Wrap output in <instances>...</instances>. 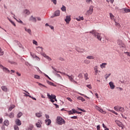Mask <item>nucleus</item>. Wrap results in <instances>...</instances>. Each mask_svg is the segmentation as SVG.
Segmentation results:
<instances>
[{
	"label": "nucleus",
	"mask_w": 130,
	"mask_h": 130,
	"mask_svg": "<svg viewBox=\"0 0 130 130\" xmlns=\"http://www.w3.org/2000/svg\"><path fill=\"white\" fill-rule=\"evenodd\" d=\"M89 33L92 34V35L95 37V38H96L98 40H99V41H101L102 39L101 34L97 32L95 30H92L90 31Z\"/></svg>",
	"instance_id": "f257e3e1"
},
{
	"label": "nucleus",
	"mask_w": 130,
	"mask_h": 130,
	"mask_svg": "<svg viewBox=\"0 0 130 130\" xmlns=\"http://www.w3.org/2000/svg\"><path fill=\"white\" fill-rule=\"evenodd\" d=\"M56 121L58 124H59L60 125H62V124H64L66 123V120L62 119L60 116H58L57 117Z\"/></svg>",
	"instance_id": "f03ea898"
},
{
	"label": "nucleus",
	"mask_w": 130,
	"mask_h": 130,
	"mask_svg": "<svg viewBox=\"0 0 130 130\" xmlns=\"http://www.w3.org/2000/svg\"><path fill=\"white\" fill-rule=\"evenodd\" d=\"M94 11V6H90L89 8V10L86 12V15H92L93 14V11Z\"/></svg>",
	"instance_id": "7ed1b4c3"
},
{
	"label": "nucleus",
	"mask_w": 130,
	"mask_h": 130,
	"mask_svg": "<svg viewBox=\"0 0 130 130\" xmlns=\"http://www.w3.org/2000/svg\"><path fill=\"white\" fill-rule=\"evenodd\" d=\"M94 107L96 110L100 111V112H101L103 114H106V111H104L103 109L100 108L98 106H95Z\"/></svg>",
	"instance_id": "20e7f679"
},
{
	"label": "nucleus",
	"mask_w": 130,
	"mask_h": 130,
	"mask_svg": "<svg viewBox=\"0 0 130 130\" xmlns=\"http://www.w3.org/2000/svg\"><path fill=\"white\" fill-rule=\"evenodd\" d=\"M0 68L2 69V70H3L5 73H8L9 74L10 71V70H9V69L6 67H4L3 65H0Z\"/></svg>",
	"instance_id": "39448f33"
},
{
	"label": "nucleus",
	"mask_w": 130,
	"mask_h": 130,
	"mask_svg": "<svg viewBox=\"0 0 130 130\" xmlns=\"http://www.w3.org/2000/svg\"><path fill=\"white\" fill-rule=\"evenodd\" d=\"M29 21L31 22H34V23H36L37 22V19L36 17H34L33 15H31L29 19Z\"/></svg>",
	"instance_id": "423d86ee"
},
{
	"label": "nucleus",
	"mask_w": 130,
	"mask_h": 130,
	"mask_svg": "<svg viewBox=\"0 0 130 130\" xmlns=\"http://www.w3.org/2000/svg\"><path fill=\"white\" fill-rule=\"evenodd\" d=\"M71 16L67 15L64 20L65 22H66L67 24H70V22H71Z\"/></svg>",
	"instance_id": "0eeeda50"
},
{
	"label": "nucleus",
	"mask_w": 130,
	"mask_h": 130,
	"mask_svg": "<svg viewBox=\"0 0 130 130\" xmlns=\"http://www.w3.org/2000/svg\"><path fill=\"white\" fill-rule=\"evenodd\" d=\"M117 43L118 45H119L120 47H123V42H122V41H121V40L118 39L117 41Z\"/></svg>",
	"instance_id": "6e6552de"
},
{
	"label": "nucleus",
	"mask_w": 130,
	"mask_h": 130,
	"mask_svg": "<svg viewBox=\"0 0 130 130\" xmlns=\"http://www.w3.org/2000/svg\"><path fill=\"white\" fill-rule=\"evenodd\" d=\"M41 54L44 56V57H45L47 59H48L49 61L51 60V58H50L49 56H47L45 53L43 52H41Z\"/></svg>",
	"instance_id": "1a4fd4ad"
},
{
	"label": "nucleus",
	"mask_w": 130,
	"mask_h": 130,
	"mask_svg": "<svg viewBox=\"0 0 130 130\" xmlns=\"http://www.w3.org/2000/svg\"><path fill=\"white\" fill-rule=\"evenodd\" d=\"M60 15V11L59 10H57L55 12L54 16H51V18H53V17H58Z\"/></svg>",
	"instance_id": "9d476101"
},
{
	"label": "nucleus",
	"mask_w": 130,
	"mask_h": 130,
	"mask_svg": "<svg viewBox=\"0 0 130 130\" xmlns=\"http://www.w3.org/2000/svg\"><path fill=\"white\" fill-rule=\"evenodd\" d=\"M47 96L49 100H50L51 102L53 103L54 102V100L52 98V94L50 95L49 93H47Z\"/></svg>",
	"instance_id": "9b49d317"
},
{
	"label": "nucleus",
	"mask_w": 130,
	"mask_h": 130,
	"mask_svg": "<svg viewBox=\"0 0 130 130\" xmlns=\"http://www.w3.org/2000/svg\"><path fill=\"white\" fill-rule=\"evenodd\" d=\"M115 123H116V124H117V125L118 126L120 127V126H121V125H122V123H121V122L119 121V120H116L115 121Z\"/></svg>",
	"instance_id": "f8f14e48"
},
{
	"label": "nucleus",
	"mask_w": 130,
	"mask_h": 130,
	"mask_svg": "<svg viewBox=\"0 0 130 130\" xmlns=\"http://www.w3.org/2000/svg\"><path fill=\"white\" fill-rule=\"evenodd\" d=\"M67 77H68L70 81H71V82H75V80H74V76H70L69 75H67Z\"/></svg>",
	"instance_id": "ddd939ff"
},
{
	"label": "nucleus",
	"mask_w": 130,
	"mask_h": 130,
	"mask_svg": "<svg viewBox=\"0 0 130 130\" xmlns=\"http://www.w3.org/2000/svg\"><path fill=\"white\" fill-rule=\"evenodd\" d=\"M118 112H124V108L118 106Z\"/></svg>",
	"instance_id": "4468645a"
},
{
	"label": "nucleus",
	"mask_w": 130,
	"mask_h": 130,
	"mask_svg": "<svg viewBox=\"0 0 130 130\" xmlns=\"http://www.w3.org/2000/svg\"><path fill=\"white\" fill-rule=\"evenodd\" d=\"M45 122L47 125H50V123H51V120L48 119L45 120Z\"/></svg>",
	"instance_id": "2eb2a0df"
},
{
	"label": "nucleus",
	"mask_w": 130,
	"mask_h": 130,
	"mask_svg": "<svg viewBox=\"0 0 130 130\" xmlns=\"http://www.w3.org/2000/svg\"><path fill=\"white\" fill-rule=\"evenodd\" d=\"M36 124L37 127H41V124H42V121H39V122L37 123Z\"/></svg>",
	"instance_id": "dca6fc26"
},
{
	"label": "nucleus",
	"mask_w": 130,
	"mask_h": 130,
	"mask_svg": "<svg viewBox=\"0 0 130 130\" xmlns=\"http://www.w3.org/2000/svg\"><path fill=\"white\" fill-rule=\"evenodd\" d=\"M122 10L124 11V13H130V9L127 8H122Z\"/></svg>",
	"instance_id": "f3484780"
},
{
	"label": "nucleus",
	"mask_w": 130,
	"mask_h": 130,
	"mask_svg": "<svg viewBox=\"0 0 130 130\" xmlns=\"http://www.w3.org/2000/svg\"><path fill=\"white\" fill-rule=\"evenodd\" d=\"M94 71L95 75H97V74H98V66H95L94 67Z\"/></svg>",
	"instance_id": "a211bd4d"
},
{
	"label": "nucleus",
	"mask_w": 130,
	"mask_h": 130,
	"mask_svg": "<svg viewBox=\"0 0 130 130\" xmlns=\"http://www.w3.org/2000/svg\"><path fill=\"white\" fill-rule=\"evenodd\" d=\"M109 84L111 89H114L115 88V86H114V84H113V82H110Z\"/></svg>",
	"instance_id": "6ab92c4d"
},
{
	"label": "nucleus",
	"mask_w": 130,
	"mask_h": 130,
	"mask_svg": "<svg viewBox=\"0 0 130 130\" xmlns=\"http://www.w3.org/2000/svg\"><path fill=\"white\" fill-rule=\"evenodd\" d=\"M15 122L17 125H21V121L20 120V119H16L15 120Z\"/></svg>",
	"instance_id": "aec40b11"
},
{
	"label": "nucleus",
	"mask_w": 130,
	"mask_h": 130,
	"mask_svg": "<svg viewBox=\"0 0 130 130\" xmlns=\"http://www.w3.org/2000/svg\"><path fill=\"white\" fill-rule=\"evenodd\" d=\"M107 64V63H102L100 67L102 69H105L106 68V65Z\"/></svg>",
	"instance_id": "412c9836"
},
{
	"label": "nucleus",
	"mask_w": 130,
	"mask_h": 130,
	"mask_svg": "<svg viewBox=\"0 0 130 130\" xmlns=\"http://www.w3.org/2000/svg\"><path fill=\"white\" fill-rule=\"evenodd\" d=\"M24 14L25 15V16H28V15H30V11L26 9L24 10Z\"/></svg>",
	"instance_id": "4be33fe9"
},
{
	"label": "nucleus",
	"mask_w": 130,
	"mask_h": 130,
	"mask_svg": "<svg viewBox=\"0 0 130 130\" xmlns=\"http://www.w3.org/2000/svg\"><path fill=\"white\" fill-rule=\"evenodd\" d=\"M25 30L27 32V33L29 34V35H31V29H29V28H27V27H25L24 28Z\"/></svg>",
	"instance_id": "5701e85b"
},
{
	"label": "nucleus",
	"mask_w": 130,
	"mask_h": 130,
	"mask_svg": "<svg viewBox=\"0 0 130 130\" xmlns=\"http://www.w3.org/2000/svg\"><path fill=\"white\" fill-rule=\"evenodd\" d=\"M8 116L10 118H14V117H15V114H14V113L11 112L9 114Z\"/></svg>",
	"instance_id": "b1692460"
},
{
	"label": "nucleus",
	"mask_w": 130,
	"mask_h": 130,
	"mask_svg": "<svg viewBox=\"0 0 130 130\" xmlns=\"http://www.w3.org/2000/svg\"><path fill=\"white\" fill-rule=\"evenodd\" d=\"M76 20L78 21V22H80V21H83L84 20V17L83 16L82 17H79V18H76Z\"/></svg>",
	"instance_id": "393cba45"
},
{
	"label": "nucleus",
	"mask_w": 130,
	"mask_h": 130,
	"mask_svg": "<svg viewBox=\"0 0 130 130\" xmlns=\"http://www.w3.org/2000/svg\"><path fill=\"white\" fill-rule=\"evenodd\" d=\"M1 89H2L3 91H4V92H8V88L6 86L1 87Z\"/></svg>",
	"instance_id": "a878e982"
},
{
	"label": "nucleus",
	"mask_w": 130,
	"mask_h": 130,
	"mask_svg": "<svg viewBox=\"0 0 130 130\" xmlns=\"http://www.w3.org/2000/svg\"><path fill=\"white\" fill-rule=\"evenodd\" d=\"M77 99L78 100H81V101H82V102H84V101H85V100H85V99H83V98L82 96L77 97Z\"/></svg>",
	"instance_id": "bb28decb"
},
{
	"label": "nucleus",
	"mask_w": 130,
	"mask_h": 130,
	"mask_svg": "<svg viewBox=\"0 0 130 130\" xmlns=\"http://www.w3.org/2000/svg\"><path fill=\"white\" fill-rule=\"evenodd\" d=\"M15 107H16L15 105H11L9 109V111H12V110H13V109H14Z\"/></svg>",
	"instance_id": "cd10ccee"
},
{
	"label": "nucleus",
	"mask_w": 130,
	"mask_h": 130,
	"mask_svg": "<svg viewBox=\"0 0 130 130\" xmlns=\"http://www.w3.org/2000/svg\"><path fill=\"white\" fill-rule=\"evenodd\" d=\"M7 19H8V20H9V21H10V22H11V24H12V25H13V26L16 27V24L15 23V22H14V21H13L12 20L9 19V17H7Z\"/></svg>",
	"instance_id": "c85d7f7f"
},
{
	"label": "nucleus",
	"mask_w": 130,
	"mask_h": 130,
	"mask_svg": "<svg viewBox=\"0 0 130 130\" xmlns=\"http://www.w3.org/2000/svg\"><path fill=\"white\" fill-rule=\"evenodd\" d=\"M109 15L111 20H114V15H113V14H112L111 13H110Z\"/></svg>",
	"instance_id": "c756f323"
},
{
	"label": "nucleus",
	"mask_w": 130,
	"mask_h": 130,
	"mask_svg": "<svg viewBox=\"0 0 130 130\" xmlns=\"http://www.w3.org/2000/svg\"><path fill=\"white\" fill-rule=\"evenodd\" d=\"M87 59H94L95 57L93 56H88L86 57Z\"/></svg>",
	"instance_id": "7c9ffc66"
},
{
	"label": "nucleus",
	"mask_w": 130,
	"mask_h": 130,
	"mask_svg": "<svg viewBox=\"0 0 130 130\" xmlns=\"http://www.w3.org/2000/svg\"><path fill=\"white\" fill-rule=\"evenodd\" d=\"M47 83L49 85H50V86H53V87H56V85H54V83H53V82L48 81Z\"/></svg>",
	"instance_id": "2f4dec72"
},
{
	"label": "nucleus",
	"mask_w": 130,
	"mask_h": 130,
	"mask_svg": "<svg viewBox=\"0 0 130 130\" xmlns=\"http://www.w3.org/2000/svg\"><path fill=\"white\" fill-rule=\"evenodd\" d=\"M36 116H37V117H41V116H42V114L40 113H37L36 114Z\"/></svg>",
	"instance_id": "473e14b6"
},
{
	"label": "nucleus",
	"mask_w": 130,
	"mask_h": 130,
	"mask_svg": "<svg viewBox=\"0 0 130 130\" xmlns=\"http://www.w3.org/2000/svg\"><path fill=\"white\" fill-rule=\"evenodd\" d=\"M61 11H62V12H66V11H67V8L66 7V6H62V8H61Z\"/></svg>",
	"instance_id": "72a5a7b5"
},
{
	"label": "nucleus",
	"mask_w": 130,
	"mask_h": 130,
	"mask_svg": "<svg viewBox=\"0 0 130 130\" xmlns=\"http://www.w3.org/2000/svg\"><path fill=\"white\" fill-rule=\"evenodd\" d=\"M4 123L5 125H6L7 126H8V125H9V120H6L5 121H4Z\"/></svg>",
	"instance_id": "f704fd0d"
},
{
	"label": "nucleus",
	"mask_w": 130,
	"mask_h": 130,
	"mask_svg": "<svg viewBox=\"0 0 130 130\" xmlns=\"http://www.w3.org/2000/svg\"><path fill=\"white\" fill-rule=\"evenodd\" d=\"M84 63H85V64H89V63H90V61L89 60L86 59V60H84Z\"/></svg>",
	"instance_id": "c9c22d12"
},
{
	"label": "nucleus",
	"mask_w": 130,
	"mask_h": 130,
	"mask_svg": "<svg viewBox=\"0 0 130 130\" xmlns=\"http://www.w3.org/2000/svg\"><path fill=\"white\" fill-rule=\"evenodd\" d=\"M22 115H23V113L22 112H19L18 114H17V117L18 118H20V117H21L22 116Z\"/></svg>",
	"instance_id": "e433bc0d"
},
{
	"label": "nucleus",
	"mask_w": 130,
	"mask_h": 130,
	"mask_svg": "<svg viewBox=\"0 0 130 130\" xmlns=\"http://www.w3.org/2000/svg\"><path fill=\"white\" fill-rule=\"evenodd\" d=\"M52 98H53V99L55 101H57V100L56 99V96H55V95L54 94H52Z\"/></svg>",
	"instance_id": "4c0bfd02"
},
{
	"label": "nucleus",
	"mask_w": 130,
	"mask_h": 130,
	"mask_svg": "<svg viewBox=\"0 0 130 130\" xmlns=\"http://www.w3.org/2000/svg\"><path fill=\"white\" fill-rule=\"evenodd\" d=\"M34 78H35V79H37L38 80H39V79H40V76H39V75H35Z\"/></svg>",
	"instance_id": "58836bf2"
},
{
	"label": "nucleus",
	"mask_w": 130,
	"mask_h": 130,
	"mask_svg": "<svg viewBox=\"0 0 130 130\" xmlns=\"http://www.w3.org/2000/svg\"><path fill=\"white\" fill-rule=\"evenodd\" d=\"M4 55V52L2 49V48L0 47V56Z\"/></svg>",
	"instance_id": "ea45409f"
},
{
	"label": "nucleus",
	"mask_w": 130,
	"mask_h": 130,
	"mask_svg": "<svg viewBox=\"0 0 130 130\" xmlns=\"http://www.w3.org/2000/svg\"><path fill=\"white\" fill-rule=\"evenodd\" d=\"M84 78H85L86 80H88V79H89V78H88L87 73H86V74H84Z\"/></svg>",
	"instance_id": "a19ab883"
},
{
	"label": "nucleus",
	"mask_w": 130,
	"mask_h": 130,
	"mask_svg": "<svg viewBox=\"0 0 130 130\" xmlns=\"http://www.w3.org/2000/svg\"><path fill=\"white\" fill-rule=\"evenodd\" d=\"M111 74H106V79L107 80V79H108V78H109V77H110Z\"/></svg>",
	"instance_id": "79ce46f5"
},
{
	"label": "nucleus",
	"mask_w": 130,
	"mask_h": 130,
	"mask_svg": "<svg viewBox=\"0 0 130 130\" xmlns=\"http://www.w3.org/2000/svg\"><path fill=\"white\" fill-rule=\"evenodd\" d=\"M32 43L33 44H35V45H38V43H37V41H35V40H33L32 41Z\"/></svg>",
	"instance_id": "37998d69"
},
{
	"label": "nucleus",
	"mask_w": 130,
	"mask_h": 130,
	"mask_svg": "<svg viewBox=\"0 0 130 130\" xmlns=\"http://www.w3.org/2000/svg\"><path fill=\"white\" fill-rule=\"evenodd\" d=\"M14 19H15V20H16L17 22H18L19 23H23V21H22L20 19H19V20H18L17 19H16V18L14 17Z\"/></svg>",
	"instance_id": "c03bdc74"
},
{
	"label": "nucleus",
	"mask_w": 130,
	"mask_h": 130,
	"mask_svg": "<svg viewBox=\"0 0 130 130\" xmlns=\"http://www.w3.org/2000/svg\"><path fill=\"white\" fill-rule=\"evenodd\" d=\"M52 68L53 69V70H54V71H55V72H56V73H60V74H62V73L60 71H56V69L53 68V67H52Z\"/></svg>",
	"instance_id": "a18cd8bd"
},
{
	"label": "nucleus",
	"mask_w": 130,
	"mask_h": 130,
	"mask_svg": "<svg viewBox=\"0 0 130 130\" xmlns=\"http://www.w3.org/2000/svg\"><path fill=\"white\" fill-rule=\"evenodd\" d=\"M14 128L15 130H19V127L16 125L14 126Z\"/></svg>",
	"instance_id": "49530a36"
},
{
	"label": "nucleus",
	"mask_w": 130,
	"mask_h": 130,
	"mask_svg": "<svg viewBox=\"0 0 130 130\" xmlns=\"http://www.w3.org/2000/svg\"><path fill=\"white\" fill-rule=\"evenodd\" d=\"M78 110H79L80 111H82V112H86V111L85 110H83L80 108H78Z\"/></svg>",
	"instance_id": "de8ad7c7"
},
{
	"label": "nucleus",
	"mask_w": 130,
	"mask_h": 130,
	"mask_svg": "<svg viewBox=\"0 0 130 130\" xmlns=\"http://www.w3.org/2000/svg\"><path fill=\"white\" fill-rule=\"evenodd\" d=\"M114 110L116 111H118V106H115L114 107Z\"/></svg>",
	"instance_id": "09e8293b"
},
{
	"label": "nucleus",
	"mask_w": 130,
	"mask_h": 130,
	"mask_svg": "<svg viewBox=\"0 0 130 130\" xmlns=\"http://www.w3.org/2000/svg\"><path fill=\"white\" fill-rule=\"evenodd\" d=\"M71 118H72V119H77V118H78V117L77 116H74L73 117H71Z\"/></svg>",
	"instance_id": "8fccbe9b"
},
{
	"label": "nucleus",
	"mask_w": 130,
	"mask_h": 130,
	"mask_svg": "<svg viewBox=\"0 0 130 130\" xmlns=\"http://www.w3.org/2000/svg\"><path fill=\"white\" fill-rule=\"evenodd\" d=\"M78 94H79V95H81V96H83L84 97H86L87 98H88V96H87L86 95H85L84 94H82V93H81L80 92H78Z\"/></svg>",
	"instance_id": "3c124183"
},
{
	"label": "nucleus",
	"mask_w": 130,
	"mask_h": 130,
	"mask_svg": "<svg viewBox=\"0 0 130 130\" xmlns=\"http://www.w3.org/2000/svg\"><path fill=\"white\" fill-rule=\"evenodd\" d=\"M72 112L73 113H77V112H78V111H77L76 110H75V109H72Z\"/></svg>",
	"instance_id": "603ef678"
},
{
	"label": "nucleus",
	"mask_w": 130,
	"mask_h": 130,
	"mask_svg": "<svg viewBox=\"0 0 130 130\" xmlns=\"http://www.w3.org/2000/svg\"><path fill=\"white\" fill-rule=\"evenodd\" d=\"M107 2H108V3H109V2H110L111 4H113V2H114V0H107Z\"/></svg>",
	"instance_id": "864d4df0"
},
{
	"label": "nucleus",
	"mask_w": 130,
	"mask_h": 130,
	"mask_svg": "<svg viewBox=\"0 0 130 130\" xmlns=\"http://www.w3.org/2000/svg\"><path fill=\"white\" fill-rule=\"evenodd\" d=\"M23 94H24V96H26V97H29V98H31V95H29L28 94L25 93H23Z\"/></svg>",
	"instance_id": "5fc2aeb1"
},
{
	"label": "nucleus",
	"mask_w": 130,
	"mask_h": 130,
	"mask_svg": "<svg viewBox=\"0 0 130 130\" xmlns=\"http://www.w3.org/2000/svg\"><path fill=\"white\" fill-rule=\"evenodd\" d=\"M39 86H42L43 87H45V88H47L46 87V86L43 85V84H42L41 83H39Z\"/></svg>",
	"instance_id": "6e6d98bb"
},
{
	"label": "nucleus",
	"mask_w": 130,
	"mask_h": 130,
	"mask_svg": "<svg viewBox=\"0 0 130 130\" xmlns=\"http://www.w3.org/2000/svg\"><path fill=\"white\" fill-rule=\"evenodd\" d=\"M87 88H88L89 89H92V86H91V85H87Z\"/></svg>",
	"instance_id": "4d7b16f0"
},
{
	"label": "nucleus",
	"mask_w": 130,
	"mask_h": 130,
	"mask_svg": "<svg viewBox=\"0 0 130 130\" xmlns=\"http://www.w3.org/2000/svg\"><path fill=\"white\" fill-rule=\"evenodd\" d=\"M51 2H52L54 5H56V0H51Z\"/></svg>",
	"instance_id": "13d9d810"
},
{
	"label": "nucleus",
	"mask_w": 130,
	"mask_h": 130,
	"mask_svg": "<svg viewBox=\"0 0 130 130\" xmlns=\"http://www.w3.org/2000/svg\"><path fill=\"white\" fill-rule=\"evenodd\" d=\"M36 19H37L38 21H41V18L40 17H37Z\"/></svg>",
	"instance_id": "bf43d9fd"
},
{
	"label": "nucleus",
	"mask_w": 130,
	"mask_h": 130,
	"mask_svg": "<svg viewBox=\"0 0 130 130\" xmlns=\"http://www.w3.org/2000/svg\"><path fill=\"white\" fill-rule=\"evenodd\" d=\"M45 117H46V118H47V119L49 118V115L48 114H45Z\"/></svg>",
	"instance_id": "052dcab7"
},
{
	"label": "nucleus",
	"mask_w": 130,
	"mask_h": 130,
	"mask_svg": "<svg viewBox=\"0 0 130 130\" xmlns=\"http://www.w3.org/2000/svg\"><path fill=\"white\" fill-rule=\"evenodd\" d=\"M67 99H68V100L70 101V102H72V101H73V100H72V99H71L70 98H67Z\"/></svg>",
	"instance_id": "680f3d73"
},
{
	"label": "nucleus",
	"mask_w": 130,
	"mask_h": 130,
	"mask_svg": "<svg viewBox=\"0 0 130 130\" xmlns=\"http://www.w3.org/2000/svg\"><path fill=\"white\" fill-rule=\"evenodd\" d=\"M52 30H53L54 29V27L51 25H49V26Z\"/></svg>",
	"instance_id": "e2e57ef3"
},
{
	"label": "nucleus",
	"mask_w": 130,
	"mask_h": 130,
	"mask_svg": "<svg viewBox=\"0 0 130 130\" xmlns=\"http://www.w3.org/2000/svg\"><path fill=\"white\" fill-rule=\"evenodd\" d=\"M79 78H83V75H82V74H80L78 75Z\"/></svg>",
	"instance_id": "0e129e2a"
},
{
	"label": "nucleus",
	"mask_w": 130,
	"mask_h": 130,
	"mask_svg": "<svg viewBox=\"0 0 130 130\" xmlns=\"http://www.w3.org/2000/svg\"><path fill=\"white\" fill-rule=\"evenodd\" d=\"M86 3L90 4V2H92V0H86Z\"/></svg>",
	"instance_id": "69168bd1"
},
{
	"label": "nucleus",
	"mask_w": 130,
	"mask_h": 130,
	"mask_svg": "<svg viewBox=\"0 0 130 130\" xmlns=\"http://www.w3.org/2000/svg\"><path fill=\"white\" fill-rule=\"evenodd\" d=\"M109 111H110L111 112H112V113H115V111H113V110H109Z\"/></svg>",
	"instance_id": "338daca9"
},
{
	"label": "nucleus",
	"mask_w": 130,
	"mask_h": 130,
	"mask_svg": "<svg viewBox=\"0 0 130 130\" xmlns=\"http://www.w3.org/2000/svg\"><path fill=\"white\" fill-rule=\"evenodd\" d=\"M69 114H74L73 113V111H70L69 112Z\"/></svg>",
	"instance_id": "774afa93"
}]
</instances>
